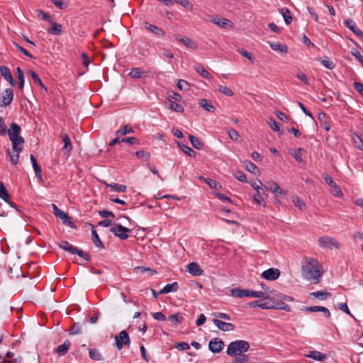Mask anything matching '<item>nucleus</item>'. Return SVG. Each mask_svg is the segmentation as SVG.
I'll list each match as a JSON object with an SVG mask.
<instances>
[{
	"instance_id": "f257e3e1",
	"label": "nucleus",
	"mask_w": 363,
	"mask_h": 363,
	"mask_svg": "<svg viewBox=\"0 0 363 363\" xmlns=\"http://www.w3.org/2000/svg\"><path fill=\"white\" fill-rule=\"evenodd\" d=\"M302 277L313 284L320 282L323 275L322 267L314 258L306 257L301 262Z\"/></svg>"
},
{
	"instance_id": "f03ea898",
	"label": "nucleus",
	"mask_w": 363,
	"mask_h": 363,
	"mask_svg": "<svg viewBox=\"0 0 363 363\" xmlns=\"http://www.w3.org/2000/svg\"><path fill=\"white\" fill-rule=\"evenodd\" d=\"M21 132V127L16 123H11L10 128L8 130L9 139L12 143V149L14 151L22 152L23 146H19L24 143V138L19 135Z\"/></svg>"
},
{
	"instance_id": "7ed1b4c3",
	"label": "nucleus",
	"mask_w": 363,
	"mask_h": 363,
	"mask_svg": "<svg viewBox=\"0 0 363 363\" xmlns=\"http://www.w3.org/2000/svg\"><path fill=\"white\" fill-rule=\"evenodd\" d=\"M250 349V344L247 341L239 340L231 342L227 348L226 353L230 357L244 354Z\"/></svg>"
},
{
	"instance_id": "20e7f679",
	"label": "nucleus",
	"mask_w": 363,
	"mask_h": 363,
	"mask_svg": "<svg viewBox=\"0 0 363 363\" xmlns=\"http://www.w3.org/2000/svg\"><path fill=\"white\" fill-rule=\"evenodd\" d=\"M57 245L61 249L64 250L65 251H67L72 255H77L87 262L90 261V256L89 254H87L86 252H84L82 250L78 249L77 247H74L72 245L69 244L68 241L64 240L58 243Z\"/></svg>"
},
{
	"instance_id": "39448f33",
	"label": "nucleus",
	"mask_w": 363,
	"mask_h": 363,
	"mask_svg": "<svg viewBox=\"0 0 363 363\" xmlns=\"http://www.w3.org/2000/svg\"><path fill=\"white\" fill-rule=\"evenodd\" d=\"M231 295L233 297L242 298V297H256V298H265L266 294L262 291H253L250 289H233L231 290Z\"/></svg>"
},
{
	"instance_id": "423d86ee",
	"label": "nucleus",
	"mask_w": 363,
	"mask_h": 363,
	"mask_svg": "<svg viewBox=\"0 0 363 363\" xmlns=\"http://www.w3.org/2000/svg\"><path fill=\"white\" fill-rule=\"evenodd\" d=\"M318 244L320 247L323 248H330L333 247L338 249L340 247L339 242L333 238L328 236H322L318 239Z\"/></svg>"
},
{
	"instance_id": "0eeeda50",
	"label": "nucleus",
	"mask_w": 363,
	"mask_h": 363,
	"mask_svg": "<svg viewBox=\"0 0 363 363\" xmlns=\"http://www.w3.org/2000/svg\"><path fill=\"white\" fill-rule=\"evenodd\" d=\"M130 231V230L129 228L124 227L121 224H117L114 227L110 228V232L113 233L121 240H126L128 238V233Z\"/></svg>"
},
{
	"instance_id": "6e6552de",
	"label": "nucleus",
	"mask_w": 363,
	"mask_h": 363,
	"mask_svg": "<svg viewBox=\"0 0 363 363\" xmlns=\"http://www.w3.org/2000/svg\"><path fill=\"white\" fill-rule=\"evenodd\" d=\"M115 340L116 347L118 350H121L123 345L128 346L130 344L129 335L125 330H122L118 335H116Z\"/></svg>"
},
{
	"instance_id": "1a4fd4ad",
	"label": "nucleus",
	"mask_w": 363,
	"mask_h": 363,
	"mask_svg": "<svg viewBox=\"0 0 363 363\" xmlns=\"http://www.w3.org/2000/svg\"><path fill=\"white\" fill-rule=\"evenodd\" d=\"M224 347V342L220 338L216 337L209 341L208 348L213 353L220 352Z\"/></svg>"
},
{
	"instance_id": "9d476101",
	"label": "nucleus",
	"mask_w": 363,
	"mask_h": 363,
	"mask_svg": "<svg viewBox=\"0 0 363 363\" xmlns=\"http://www.w3.org/2000/svg\"><path fill=\"white\" fill-rule=\"evenodd\" d=\"M280 276V271L277 268H269L262 273V277L269 280L274 281Z\"/></svg>"
},
{
	"instance_id": "9b49d317",
	"label": "nucleus",
	"mask_w": 363,
	"mask_h": 363,
	"mask_svg": "<svg viewBox=\"0 0 363 363\" xmlns=\"http://www.w3.org/2000/svg\"><path fill=\"white\" fill-rule=\"evenodd\" d=\"M345 26L352 31L356 35L359 37L362 40H363V31L359 29L355 22L352 18H347L344 22Z\"/></svg>"
},
{
	"instance_id": "f8f14e48",
	"label": "nucleus",
	"mask_w": 363,
	"mask_h": 363,
	"mask_svg": "<svg viewBox=\"0 0 363 363\" xmlns=\"http://www.w3.org/2000/svg\"><path fill=\"white\" fill-rule=\"evenodd\" d=\"M13 99V92L11 89H6L4 91V95L2 96L1 104H0L1 107H6L10 105Z\"/></svg>"
},
{
	"instance_id": "ddd939ff",
	"label": "nucleus",
	"mask_w": 363,
	"mask_h": 363,
	"mask_svg": "<svg viewBox=\"0 0 363 363\" xmlns=\"http://www.w3.org/2000/svg\"><path fill=\"white\" fill-rule=\"evenodd\" d=\"M0 74L6 81H8L11 84V86H16V82L13 79L12 74L8 67L1 66Z\"/></svg>"
},
{
	"instance_id": "4468645a",
	"label": "nucleus",
	"mask_w": 363,
	"mask_h": 363,
	"mask_svg": "<svg viewBox=\"0 0 363 363\" xmlns=\"http://www.w3.org/2000/svg\"><path fill=\"white\" fill-rule=\"evenodd\" d=\"M186 271L193 276H201L203 271L196 262H191L186 266Z\"/></svg>"
},
{
	"instance_id": "2eb2a0df",
	"label": "nucleus",
	"mask_w": 363,
	"mask_h": 363,
	"mask_svg": "<svg viewBox=\"0 0 363 363\" xmlns=\"http://www.w3.org/2000/svg\"><path fill=\"white\" fill-rule=\"evenodd\" d=\"M213 320L218 328L225 332L233 330L235 328L232 323L222 321L220 319H213Z\"/></svg>"
},
{
	"instance_id": "dca6fc26",
	"label": "nucleus",
	"mask_w": 363,
	"mask_h": 363,
	"mask_svg": "<svg viewBox=\"0 0 363 363\" xmlns=\"http://www.w3.org/2000/svg\"><path fill=\"white\" fill-rule=\"evenodd\" d=\"M303 310H305L308 312H322L323 316L325 318H329L330 316V313L329 310L323 306H311V307H304Z\"/></svg>"
},
{
	"instance_id": "f3484780",
	"label": "nucleus",
	"mask_w": 363,
	"mask_h": 363,
	"mask_svg": "<svg viewBox=\"0 0 363 363\" xmlns=\"http://www.w3.org/2000/svg\"><path fill=\"white\" fill-rule=\"evenodd\" d=\"M211 22L223 28L233 26V23L230 20L226 18H220L218 16L212 17L211 19Z\"/></svg>"
},
{
	"instance_id": "a211bd4d",
	"label": "nucleus",
	"mask_w": 363,
	"mask_h": 363,
	"mask_svg": "<svg viewBox=\"0 0 363 363\" xmlns=\"http://www.w3.org/2000/svg\"><path fill=\"white\" fill-rule=\"evenodd\" d=\"M55 216L61 219L64 225H68L72 228H76V225L71 221L69 216L63 211L61 210Z\"/></svg>"
},
{
	"instance_id": "6ab92c4d",
	"label": "nucleus",
	"mask_w": 363,
	"mask_h": 363,
	"mask_svg": "<svg viewBox=\"0 0 363 363\" xmlns=\"http://www.w3.org/2000/svg\"><path fill=\"white\" fill-rule=\"evenodd\" d=\"M145 28L154 33L155 35L162 36L164 35V31L162 28L148 22H145Z\"/></svg>"
},
{
	"instance_id": "aec40b11",
	"label": "nucleus",
	"mask_w": 363,
	"mask_h": 363,
	"mask_svg": "<svg viewBox=\"0 0 363 363\" xmlns=\"http://www.w3.org/2000/svg\"><path fill=\"white\" fill-rule=\"evenodd\" d=\"M60 136L64 143L62 150L67 153L69 152L72 150V147L69 135L66 133H61Z\"/></svg>"
},
{
	"instance_id": "412c9836",
	"label": "nucleus",
	"mask_w": 363,
	"mask_h": 363,
	"mask_svg": "<svg viewBox=\"0 0 363 363\" xmlns=\"http://www.w3.org/2000/svg\"><path fill=\"white\" fill-rule=\"evenodd\" d=\"M179 289V284L177 281H174L172 284H168L165 286L162 289L159 294H168L170 292H175Z\"/></svg>"
},
{
	"instance_id": "4be33fe9",
	"label": "nucleus",
	"mask_w": 363,
	"mask_h": 363,
	"mask_svg": "<svg viewBox=\"0 0 363 363\" xmlns=\"http://www.w3.org/2000/svg\"><path fill=\"white\" fill-rule=\"evenodd\" d=\"M306 357L311 358L314 360L322 362L327 358V355L320 352L313 350L306 354Z\"/></svg>"
},
{
	"instance_id": "5701e85b",
	"label": "nucleus",
	"mask_w": 363,
	"mask_h": 363,
	"mask_svg": "<svg viewBox=\"0 0 363 363\" xmlns=\"http://www.w3.org/2000/svg\"><path fill=\"white\" fill-rule=\"evenodd\" d=\"M51 28L48 29V33L55 35H60L62 33V26L55 21H50Z\"/></svg>"
},
{
	"instance_id": "b1692460",
	"label": "nucleus",
	"mask_w": 363,
	"mask_h": 363,
	"mask_svg": "<svg viewBox=\"0 0 363 363\" xmlns=\"http://www.w3.org/2000/svg\"><path fill=\"white\" fill-rule=\"evenodd\" d=\"M30 161H31L32 166H33V168L34 169L35 176L38 178L42 179L41 168H40V165L38 164L35 157H34V155H30Z\"/></svg>"
},
{
	"instance_id": "393cba45",
	"label": "nucleus",
	"mask_w": 363,
	"mask_h": 363,
	"mask_svg": "<svg viewBox=\"0 0 363 363\" xmlns=\"http://www.w3.org/2000/svg\"><path fill=\"white\" fill-rule=\"evenodd\" d=\"M70 343L69 341H65L63 344L57 347L55 350V353L60 355H65L67 353Z\"/></svg>"
},
{
	"instance_id": "a878e982",
	"label": "nucleus",
	"mask_w": 363,
	"mask_h": 363,
	"mask_svg": "<svg viewBox=\"0 0 363 363\" xmlns=\"http://www.w3.org/2000/svg\"><path fill=\"white\" fill-rule=\"evenodd\" d=\"M91 235H92V241L94 244L96 245V247L99 249H104V245L101 240L99 238V236L96 231V230L94 229V228L91 229Z\"/></svg>"
},
{
	"instance_id": "bb28decb",
	"label": "nucleus",
	"mask_w": 363,
	"mask_h": 363,
	"mask_svg": "<svg viewBox=\"0 0 363 363\" xmlns=\"http://www.w3.org/2000/svg\"><path fill=\"white\" fill-rule=\"evenodd\" d=\"M323 178L324 179V181L331 187L333 188H335L336 191H337V194H335L336 196H339L340 194H339V192H340V190L339 189V188L337 187L336 183L333 181V178L331 176H330L329 174H325L323 176Z\"/></svg>"
},
{
	"instance_id": "cd10ccee",
	"label": "nucleus",
	"mask_w": 363,
	"mask_h": 363,
	"mask_svg": "<svg viewBox=\"0 0 363 363\" xmlns=\"http://www.w3.org/2000/svg\"><path fill=\"white\" fill-rule=\"evenodd\" d=\"M199 105L208 112L213 113L216 110L215 107L207 99H202L199 100Z\"/></svg>"
},
{
	"instance_id": "c85d7f7f",
	"label": "nucleus",
	"mask_w": 363,
	"mask_h": 363,
	"mask_svg": "<svg viewBox=\"0 0 363 363\" xmlns=\"http://www.w3.org/2000/svg\"><path fill=\"white\" fill-rule=\"evenodd\" d=\"M106 186L108 188H110L112 191L116 192H125L127 189L126 186L123 184H119L117 183L108 184L105 183Z\"/></svg>"
},
{
	"instance_id": "c756f323",
	"label": "nucleus",
	"mask_w": 363,
	"mask_h": 363,
	"mask_svg": "<svg viewBox=\"0 0 363 363\" xmlns=\"http://www.w3.org/2000/svg\"><path fill=\"white\" fill-rule=\"evenodd\" d=\"M269 45L274 51H278L281 53H286L288 51L287 46L279 43H270Z\"/></svg>"
},
{
	"instance_id": "7c9ffc66",
	"label": "nucleus",
	"mask_w": 363,
	"mask_h": 363,
	"mask_svg": "<svg viewBox=\"0 0 363 363\" xmlns=\"http://www.w3.org/2000/svg\"><path fill=\"white\" fill-rule=\"evenodd\" d=\"M244 167L248 172L254 174H257L259 173V168L251 161H245L244 162Z\"/></svg>"
},
{
	"instance_id": "2f4dec72",
	"label": "nucleus",
	"mask_w": 363,
	"mask_h": 363,
	"mask_svg": "<svg viewBox=\"0 0 363 363\" xmlns=\"http://www.w3.org/2000/svg\"><path fill=\"white\" fill-rule=\"evenodd\" d=\"M330 296H331L330 293H329L328 291H318L312 292L310 294V296H313L319 300H325Z\"/></svg>"
},
{
	"instance_id": "473e14b6",
	"label": "nucleus",
	"mask_w": 363,
	"mask_h": 363,
	"mask_svg": "<svg viewBox=\"0 0 363 363\" xmlns=\"http://www.w3.org/2000/svg\"><path fill=\"white\" fill-rule=\"evenodd\" d=\"M194 69L200 74L203 77L206 78V79H211L212 78V76L211 75V74L206 69L203 68V67L201 65H195L194 67Z\"/></svg>"
},
{
	"instance_id": "72a5a7b5",
	"label": "nucleus",
	"mask_w": 363,
	"mask_h": 363,
	"mask_svg": "<svg viewBox=\"0 0 363 363\" xmlns=\"http://www.w3.org/2000/svg\"><path fill=\"white\" fill-rule=\"evenodd\" d=\"M189 140H190L192 146L194 148H196L197 150L202 149V147L203 146V143L199 138H197L196 136H194L193 135H189Z\"/></svg>"
},
{
	"instance_id": "f704fd0d",
	"label": "nucleus",
	"mask_w": 363,
	"mask_h": 363,
	"mask_svg": "<svg viewBox=\"0 0 363 363\" xmlns=\"http://www.w3.org/2000/svg\"><path fill=\"white\" fill-rule=\"evenodd\" d=\"M21 152L14 151L12 152L10 149L7 150V154L9 157L10 162L13 164H17L19 160V154Z\"/></svg>"
},
{
	"instance_id": "c9c22d12",
	"label": "nucleus",
	"mask_w": 363,
	"mask_h": 363,
	"mask_svg": "<svg viewBox=\"0 0 363 363\" xmlns=\"http://www.w3.org/2000/svg\"><path fill=\"white\" fill-rule=\"evenodd\" d=\"M28 73L30 74V77L33 79L35 84H38L40 86H41L43 89H44L45 91H47L46 86L43 84L41 79L39 78L38 74L34 72L33 70L30 69L28 71Z\"/></svg>"
},
{
	"instance_id": "e433bc0d",
	"label": "nucleus",
	"mask_w": 363,
	"mask_h": 363,
	"mask_svg": "<svg viewBox=\"0 0 363 363\" xmlns=\"http://www.w3.org/2000/svg\"><path fill=\"white\" fill-rule=\"evenodd\" d=\"M133 133V129L130 125H125L116 132V135H125Z\"/></svg>"
},
{
	"instance_id": "4c0bfd02",
	"label": "nucleus",
	"mask_w": 363,
	"mask_h": 363,
	"mask_svg": "<svg viewBox=\"0 0 363 363\" xmlns=\"http://www.w3.org/2000/svg\"><path fill=\"white\" fill-rule=\"evenodd\" d=\"M177 40L189 48H191L193 50H196L197 48L196 43L189 38H177Z\"/></svg>"
},
{
	"instance_id": "58836bf2",
	"label": "nucleus",
	"mask_w": 363,
	"mask_h": 363,
	"mask_svg": "<svg viewBox=\"0 0 363 363\" xmlns=\"http://www.w3.org/2000/svg\"><path fill=\"white\" fill-rule=\"evenodd\" d=\"M143 74L144 72L140 68L134 67L131 69L129 75L133 79H139L144 76Z\"/></svg>"
},
{
	"instance_id": "ea45409f",
	"label": "nucleus",
	"mask_w": 363,
	"mask_h": 363,
	"mask_svg": "<svg viewBox=\"0 0 363 363\" xmlns=\"http://www.w3.org/2000/svg\"><path fill=\"white\" fill-rule=\"evenodd\" d=\"M0 198L5 201L10 199V195L2 182H0Z\"/></svg>"
},
{
	"instance_id": "a19ab883",
	"label": "nucleus",
	"mask_w": 363,
	"mask_h": 363,
	"mask_svg": "<svg viewBox=\"0 0 363 363\" xmlns=\"http://www.w3.org/2000/svg\"><path fill=\"white\" fill-rule=\"evenodd\" d=\"M178 145L180 147L181 150L189 157H194L196 155V152L188 145H182L179 143H178Z\"/></svg>"
},
{
	"instance_id": "79ce46f5",
	"label": "nucleus",
	"mask_w": 363,
	"mask_h": 363,
	"mask_svg": "<svg viewBox=\"0 0 363 363\" xmlns=\"http://www.w3.org/2000/svg\"><path fill=\"white\" fill-rule=\"evenodd\" d=\"M89 357L94 361H100L102 359V356L99 351L96 349H91L89 352Z\"/></svg>"
},
{
	"instance_id": "37998d69",
	"label": "nucleus",
	"mask_w": 363,
	"mask_h": 363,
	"mask_svg": "<svg viewBox=\"0 0 363 363\" xmlns=\"http://www.w3.org/2000/svg\"><path fill=\"white\" fill-rule=\"evenodd\" d=\"M168 104H169V108L170 109L174 110V111L179 112V113H182L184 111V108L182 107V105L179 104L178 103L169 99Z\"/></svg>"
},
{
	"instance_id": "c03bdc74",
	"label": "nucleus",
	"mask_w": 363,
	"mask_h": 363,
	"mask_svg": "<svg viewBox=\"0 0 363 363\" xmlns=\"http://www.w3.org/2000/svg\"><path fill=\"white\" fill-rule=\"evenodd\" d=\"M281 14L283 16L285 23L287 25L290 24L292 21V17L291 16L290 11L286 8H283V9H281Z\"/></svg>"
},
{
	"instance_id": "a18cd8bd",
	"label": "nucleus",
	"mask_w": 363,
	"mask_h": 363,
	"mask_svg": "<svg viewBox=\"0 0 363 363\" xmlns=\"http://www.w3.org/2000/svg\"><path fill=\"white\" fill-rule=\"evenodd\" d=\"M205 182L208 184L211 189H214L216 190H220L222 189L220 184L216 180L207 178L205 179Z\"/></svg>"
},
{
	"instance_id": "49530a36",
	"label": "nucleus",
	"mask_w": 363,
	"mask_h": 363,
	"mask_svg": "<svg viewBox=\"0 0 363 363\" xmlns=\"http://www.w3.org/2000/svg\"><path fill=\"white\" fill-rule=\"evenodd\" d=\"M226 131H227L230 138L232 140H234V141L238 140L240 135L237 130H235V129H233L232 128H229L226 130Z\"/></svg>"
},
{
	"instance_id": "de8ad7c7",
	"label": "nucleus",
	"mask_w": 363,
	"mask_h": 363,
	"mask_svg": "<svg viewBox=\"0 0 363 363\" xmlns=\"http://www.w3.org/2000/svg\"><path fill=\"white\" fill-rule=\"evenodd\" d=\"M352 142L357 149L363 151V141L359 135H354L352 138Z\"/></svg>"
},
{
	"instance_id": "09e8293b",
	"label": "nucleus",
	"mask_w": 363,
	"mask_h": 363,
	"mask_svg": "<svg viewBox=\"0 0 363 363\" xmlns=\"http://www.w3.org/2000/svg\"><path fill=\"white\" fill-rule=\"evenodd\" d=\"M135 156L139 159H145L148 160L150 158V153L145 150H138L135 153Z\"/></svg>"
},
{
	"instance_id": "8fccbe9b",
	"label": "nucleus",
	"mask_w": 363,
	"mask_h": 363,
	"mask_svg": "<svg viewBox=\"0 0 363 363\" xmlns=\"http://www.w3.org/2000/svg\"><path fill=\"white\" fill-rule=\"evenodd\" d=\"M320 62L325 67L330 69H333L335 67V64L333 61H330L328 57L320 59Z\"/></svg>"
},
{
	"instance_id": "3c124183",
	"label": "nucleus",
	"mask_w": 363,
	"mask_h": 363,
	"mask_svg": "<svg viewBox=\"0 0 363 363\" xmlns=\"http://www.w3.org/2000/svg\"><path fill=\"white\" fill-rule=\"evenodd\" d=\"M174 1L177 4H179L181 6H182L183 7L187 9L188 10L191 11L193 9L194 6L192 3L188 0H174Z\"/></svg>"
},
{
	"instance_id": "603ef678",
	"label": "nucleus",
	"mask_w": 363,
	"mask_h": 363,
	"mask_svg": "<svg viewBox=\"0 0 363 363\" xmlns=\"http://www.w3.org/2000/svg\"><path fill=\"white\" fill-rule=\"evenodd\" d=\"M295 206H296L300 210H304L306 208L305 203L298 197H295L292 200Z\"/></svg>"
},
{
	"instance_id": "864d4df0",
	"label": "nucleus",
	"mask_w": 363,
	"mask_h": 363,
	"mask_svg": "<svg viewBox=\"0 0 363 363\" xmlns=\"http://www.w3.org/2000/svg\"><path fill=\"white\" fill-rule=\"evenodd\" d=\"M218 91L223 94L224 95L232 96L233 95V91L225 86L219 85L218 86Z\"/></svg>"
},
{
	"instance_id": "5fc2aeb1",
	"label": "nucleus",
	"mask_w": 363,
	"mask_h": 363,
	"mask_svg": "<svg viewBox=\"0 0 363 363\" xmlns=\"http://www.w3.org/2000/svg\"><path fill=\"white\" fill-rule=\"evenodd\" d=\"M122 143H127L130 145H139L140 141L138 138L134 137H127L121 139Z\"/></svg>"
},
{
	"instance_id": "6e6d98bb",
	"label": "nucleus",
	"mask_w": 363,
	"mask_h": 363,
	"mask_svg": "<svg viewBox=\"0 0 363 363\" xmlns=\"http://www.w3.org/2000/svg\"><path fill=\"white\" fill-rule=\"evenodd\" d=\"M190 84L184 79H179L177 82V87L180 90H188L189 89Z\"/></svg>"
},
{
	"instance_id": "4d7b16f0",
	"label": "nucleus",
	"mask_w": 363,
	"mask_h": 363,
	"mask_svg": "<svg viewBox=\"0 0 363 363\" xmlns=\"http://www.w3.org/2000/svg\"><path fill=\"white\" fill-rule=\"evenodd\" d=\"M267 123L274 131L277 132L279 130V124L274 118H269Z\"/></svg>"
},
{
	"instance_id": "13d9d810",
	"label": "nucleus",
	"mask_w": 363,
	"mask_h": 363,
	"mask_svg": "<svg viewBox=\"0 0 363 363\" xmlns=\"http://www.w3.org/2000/svg\"><path fill=\"white\" fill-rule=\"evenodd\" d=\"M234 177L240 182H247V179L245 174L240 170L235 171L233 173Z\"/></svg>"
},
{
	"instance_id": "bf43d9fd",
	"label": "nucleus",
	"mask_w": 363,
	"mask_h": 363,
	"mask_svg": "<svg viewBox=\"0 0 363 363\" xmlns=\"http://www.w3.org/2000/svg\"><path fill=\"white\" fill-rule=\"evenodd\" d=\"M58 9H65L67 7V4L63 0H50Z\"/></svg>"
},
{
	"instance_id": "052dcab7",
	"label": "nucleus",
	"mask_w": 363,
	"mask_h": 363,
	"mask_svg": "<svg viewBox=\"0 0 363 363\" xmlns=\"http://www.w3.org/2000/svg\"><path fill=\"white\" fill-rule=\"evenodd\" d=\"M303 152H305L303 148H298L297 152L293 154V157L295 158V160L300 163H304V160L301 157V153Z\"/></svg>"
},
{
	"instance_id": "680f3d73",
	"label": "nucleus",
	"mask_w": 363,
	"mask_h": 363,
	"mask_svg": "<svg viewBox=\"0 0 363 363\" xmlns=\"http://www.w3.org/2000/svg\"><path fill=\"white\" fill-rule=\"evenodd\" d=\"M14 45L16 46V48L21 52H22L23 55H25L26 56L31 58V59H34V56L32 55L30 52H28L26 49H24L23 47L20 46L18 43H13Z\"/></svg>"
},
{
	"instance_id": "e2e57ef3",
	"label": "nucleus",
	"mask_w": 363,
	"mask_h": 363,
	"mask_svg": "<svg viewBox=\"0 0 363 363\" xmlns=\"http://www.w3.org/2000/svg\"><path fill=\"white\" fill-rule=\"evenodd\" d=\"M351 54L357 59V60L360 63H363V57L361 53L356 49H353L351 50Z\"/></svg>"
},
{
	"instance_id": "0e129e2a",
	"label": "nucleus",
	"mask_w": 363,
	"mask_h": 363,
	"mask_svg": "<svg viewBox=\"0 0 363 363\" xmlns=\"http://www.w3.org/2000/svg\"><path fill=\"white\" fill-rule=\"evenodd\" d=\"M38 17L45 21H49L50 22L51 21L50 16L42 10L38 11Z\"/></svg>"
},
{
	"instance_id": "69168bd1",
	"label": "nucleus",
	"mask_w": 363,
	"mask_h": 363,
	"mask_svg": "<svg viewBox=\"0 0 363 363\" xmlns=\"http://www.w3.org/2000/svg\"><path fill=\"white\" fill-rule=\"evenodd\" d=\"M175 347L179 351H184L189 349V345L184 342H179L175 345Z\"/></svg>"
},
{
	"instance_id": "338daca9",
	"label": "nucleus",
	"mask_w": 363,
	"mask_h": 363,
	"mask_svg": "<svg viewBox=\"0 0 363 363\" xmlns=\"http://www.w3.org/2000/svg\"><path fill=\"white\" fill-rule=\"evenodd\" d=\"M216 196L217 198H218L220 200H221L223 202H228L230 203H232V200L230 198L227 196L225 194H223L222 193H216Z\"/></svg>"
},
{
	"instance_id": "774afa93",
	"label": "nucleus",
	"mask_w": 363,
	"mask_h": 363,
	"mask_svg": "<svg viewBox=\"0 0 363 363\" xmlns=\"http://www.w3.org/2000/svg\"><path fill=\"white\" fill-rule=\"evenodd\" d=\"M353 86L355 89V90L363 96V84L357 82H354L353 83Z\"/></svg>"
}]
</instances>
